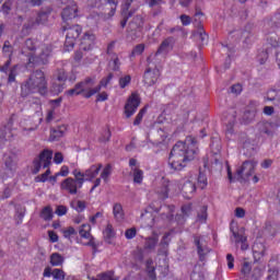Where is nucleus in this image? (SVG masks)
Instances as JSON below:
<instances>
[{"label":"nucleus","instance_id":"nucleus-2","mask_svg":"<svg viewBox=\"0 0 280 280\" xmlns=\"http://www.w3.org/2000/svg\"><path fill=\"white\" fill-rule=\"evenodd\" d=\"M52 51L51 46L43 45L39 55H36V42L32 38L26 39L21 48L22 56L27 58V67L32 68L48 65Z\"/></svg>","mask_w":280,"mask_h":280},{"label":"nucleus","instance_id":"nucleus-27","mask_svg":"<svg viewBox=\"0 0 280 280\" xmlns=\"http://www.w3.org/2000/svg\"><path fill=\"white\" fill-rule=\"evenodd\" d=\"M191 211H194V205L186 203V205L182 206L183 214H177L175 217L177 224H185V220H186V218H189L191 215Z\"/></svg>","mask_w":280,"mask_h":280},{"label":"nucleus","instance_id":"nucleus-23","mask_svg":"<svg viewBox=\"0 0 280 280\" xmlns=\"http://www.w3.org/2000/svg\"><path fill=\"white\" fill-rule=\"evenodd\" d=\"M94 45H95V34L84 33L83 37L81 38L80 49H82L83 51H91Z\"/></svg>","mask_w":280,"mask_h":280},{"label":"nucleus","instance_id":"nucleus-62","mask_svg":"<svg viewBox=\"0 0 280 280\" xmlns=\"http://www.w3.org/2000/svg\"><path fill=\"white\" fill-rule=\"evenodd\" d=\"M267 280H279V269H269Z\"/></svg>","mask_w":280,"mask_h":280},{"label":"nucleus","instance_id":"nucleus-26","mask_svg":"<svg viewBox=\"0 0 280 280\" xmlns=\"http://www.w3.org/2000/svg\"><path fill=\"white\" fill-rule=\"evenodd\" d=\"M194 194H196V184L191 180L184 183L182 186V196L186 200H191V198H194Z\"/></svg>","mask_w":280,"mask_h":280},{"label":"nucleus","instance_id":"nucleus-59","mask_svg":"<svg viewBox=\"0 0 280 280\" xmlns=\"http://www.w3.org/2000/svg\"><path fill=\"white\" fill-rule=\"evenodd\" d=\"M73 235H78V231L73 226H69L68 229L63 230V237L66 240H70V237H73Z\"/></svg>","mask_w":280,"mask_h":280},{"label":"nucleus","instance_id":"nucleus-60","mask_svg":"<svg viewBox=\"0 0 280 280\" xmlns=\"http://www.w3.org/2000/svg\"><path fill=\"white\" fill-rule=\"evenodd\" d=\"M126 240H135L137 237V228H130L125 231Z\"/></svg>","mask_w":280,"mask_h":280},{"label":"nucleus","instance_id":"nucleus-37","mask_svg":"<svg viewBox=\"0 0 280 280\" xmlns=\"http://www.w3.org/2000/svg\"><path fill=\"white\" fill-rule=\"evenodd\" d=\"M266 272V267L264 266H256L253 268L252 272L249 273L246 280H260Z\"/></svg>","mask_w":280,"mask_h":280},{"label":"nucleus","instance_id":"nucleus-10","mask_svg":"<svg viewBox=\"0 0 280 280\" xmlns=\"http://www.w3.org/2000/svg\"><path fill=\"white\" fill-rule=\"evenodd\" d=\"M143 16L136 15L132 21L129 23L127 34L131 40H137L143 34V25H144Z\"/></svg>","mask_w":280,"mask_h":280},{"label":"nucleus","instance_id":"nucleus-55","mask_svg":"<svg viewBox=\"0 0 280 280\" xmlns=\"http://www.w3.org/2000/svg\"><path fill=\"white\" fill-rule=\"evenodd\" d=\"M207 210H208L207 206L201 207V209H200V211L198 212V215H197L199 222H207V218H208Z\"/></svg>","mask_w":280,"mask_h":280},{"label":"nucleus","instance_id":"nucleus-52","mask_svg":"<svg viewBox=\"0 0 280 280\" xmlns=\"http://www.w3.org/2000/svg\"><path fill=\"white\" fill-rule=\"evenodd\" d=\"M168 214H162V220H167V222L174 221V211L176 210L175 206H167L166 207Z\"/></svg>","mask_w":280,"mask_h":280},{"label":"nucleus","instance_id":"nucleus-54","mask_svg":"<svg viewBox=\"0 0 280 280\" xmlns=\"http://www.w3.org/2000/svg\"><path fill=\"white\" fill-rule=\"evenodd\" d=\"M107 5L110 8L108 15L115 16V12H117V5H119V0H107Z\"/></svg>","mask_w":280,"mask_h":280},{"label":"nucleus","instance_id":"nucleus-36","mask_svg":"<svg viewBox=\"0 0 280 280\" xmlns=\"http://www.w3.org/2000/svg\"><path fill=\"white\" fill-rule=\"evenodd\" d=\"M235 113L228 115L226 119H229L228 122H225L226 129H225V137H228V139H231L233 132H234V127H235Z\"/></svg>","mask_w":280,"mask_h":280},{"label":"nucleus","instance_id":"nucleus-48","mask_svg":"<svg viewBox=\"0 0 280 280\" xmlns=\"http://www.w3.org/2000/svg\"><path fill=\"white\" fill-rule=\"evenodd\" d=\"M12 5H14V0H3L2 7H1V12L2 14H10L12 12Z\"/></svg>","mask_w":280,"mask_h":280},{"label":"nucleus","instance_id":"nucleus-34","mask_svg":"<svg viewBox=\"0 0 280 280\" xmlns=\"http://www.w3.org/2000/svg\"><path fill=\"white\" fill-rule=\"evenodd\" d=\"M160 200H167L170 198V182H164L160 187L156 188Z\"/></svg>","mask_w":280,"mask_h":280},{"label":"nucleus","instance_id":"nucleus-25","mask_svg":"<svg viewBox=\"0 0 280 280\" xmlns=\"http://www.w3.org/2000/svg\"><path fill=\"white\" fill-rule=\"evenodd\" d=\"M52 80H55L56 82H66L67 80H69V82H75L77 78L75 74H71L69 77V74H67V71L65 70V68H60L57 69L52 75Z\"/></svg>","mask_w":280,"mask_h":280},{"label":"nucleus","instance_id":"nucleus-51","mask_svg":"<svg viewBox=\"0 0 280 280\" xmlns=\"http://www.w3.org/2000/svg\"><path fill=\"white\" fill-rule=\"evenodd\" d=\"M197 183H198V187L200 189H206L207 185H209V182L207 179V175H205V173H202V172H199Z\"/></svg>","mask_w":280,"mask_h":280},{"label":"nucleus","instance_id":"nucleus-49","mask_svg":"<svg viewBox=\"0 0 280 280\" xmlns=\"http://www.w3.org/2000/svg\"><path fill=\"white\" fill-rule=\"evenodd\" d=\"M65 91V83H57L56 80H54L52 85H51V93L54 95H60Z\"/></svg>","mask_w":280,"mask_h":280},{"label":"nucleus","instance_id":"nucleus-56","mask_svg":"<svg viewBox=\"0 0 280 280\" xmlns=\"http://www.w3.org/2000/svg\"><path fill=\"white\" fill-rule=\"evenodd\" d=\"M18 69H19V66H13L11 68L10 72H9L8 82H10V83L16 82Z\"/></svg>","mask_w":280,"mask_h":280},{"label":"nucleus","instance_id":"nucleus-44","mask_svg":"<svg viewBox=\"0 0 280 280\" xmlns=\"http://www.w3.org/2000/svg\"><path fill=\"white\" fill-rule=\"evenodd\" d=\"M133 183L136 185H141L143 183V171L139 167L131 168Z\"/></svg>","mask_w":280,"mask_h":280},{"label":"nucleus","instance_id":"nucleus-58","mask_svg":"<svg viewBox=\"0 0 280 280\" xmlns=\"http://www.w3.org/2000/svg\"><path fill=\"white\" fill-rule=\"evenodd\" d=\"M114 75L113 73H109L107 77L103 78L97 86H100V91H102V86L106 88L108 84H110V81L113 80Z\"/></svg>","mask_w":280,"mask_h":280},{"label":"nucleus","instance_id":"nucleus-35","mask_svg":"<svg viewBox=\"0 0 280 280\" xmlns=\"http://www.w3.org/2000/svg\"><path fill=\"white\" fill-rule=\"evenodd\" d=\"M199 16H203V13L200 11L195 13V23L197 24V27L199 30L198 34H199V37L201 38V43H205V40H207V38H209V37H208L207 33L205 32L202 24L200 23Z\"/></svg>","mask_w":280,"mask_h":280},{"label":"nucleus","instance_id":"nucleus-6","mask_svg":"<svg viewBox=\"0 0 280 280\" xmlns=\"http://www.w3.org/2000/svg\"><path fill=\"white\" fill-rule=\"evenodd\" d=\"M63 32L66 33V42L65 49L66 51H71L75 47V43L78 38H80V34H82V26L79 24L70 25L66 24L62 26Z\"/></svg>","mask_w":280,"mask_h":280},{"label":"nucleus","instance_id":"nucleus-29","mask_svg":"<svg viewBox=\"0 0 280 280\" xmlns=\"http://www.w3.org/2000/svg\"><path fill=\"white\" fill-rule=\"evenodd\" d=\"M102 163L93 164L88 170H85V179L88 182H91L100 175V172H102Z\"/></svg>","mask_w":280,"mask_h":280},{"label":"nucleus","instance_id":"nucleus-40","mask_svg":"<svg viewBox=\"0 0 280 280\" xmlns=\"http://www.w3.org/2000/svg\"><path fill=\"white\" fill-rule=\"evenodd\" d=\"M39 218H42L44 222H51V220H54V209L51 206L44 207L39 213Z\"/></svg>","mask_w":280,"mask_h":280},{"label":"nucleus","instance_id":"nucleus-21","mask_svg":"<svg viewBox=\"0 0 280 280\" xmlns=\"http://www.w3.org/2000/svg\"><path fill=\"white\" fill-rule=\"evenodd\" d=\"M2 54L4 56H8L9 59L2 67H0V71L2 73H8V69H10V66L12 65V54H14V47L10 45V42H4V45L2 47Z\"/></svg>","mask_w":280,"mask_h":280},{"label":"nucleus","instance_id":"nucleus-1","mask_svg":"<svg viewBox=\"0 0 280 280\" xmlns=\"http://www.w3.org/2000/svg\"><path fill=\"white\" fill-rule=\"evenodd\" d=\"M198 140L194 136H187L185 141H178L172 149L168 156V165L174 172H182L187 167L189 161L196 156Z\"/></svg>","mask_w":280,"mask_h":280},{"label":"nucleus","instance_id":"nucleus-19","mask_svg":"<svg viewBox=\"0 0 280 280\" xmlns=\"http://www.w3.org/2000/svg\"><path fill=\"white\" fill-rule=\"evenodd\" d=\"M60 189L62 191H67L70 196H75L78 194V189H80L79 184L73 179V177H67L60 184Z\"/></svg>","mask_w":280,"mask_h":280},{"label":"nucleus","instance_id":"nucleus-45","mask_svg":"<svg viewBox=\"0 0 280 280\" xmlns=\"http://www.w3.org/2000/svg\"><path fill=\"white\" fill-rule=\"evenodd\" d=\"M112 137H113V133L110 132V127H106L101 132L98 141H100V143H108V141H110Z\"/></svg>","mask_w":280,"mask_h":280},{"label":"nucleus","instance_id":"nucleus-63","mask_svg":"<svg viewBox=\"0 0 280 280\" xmlns=\"http://www.w3.org/2000/svg\"><path fill=\"white\" fill-rule=\"evenodd\" d=\"M233 237L235 238L236 244L248 242V238L244 234H240V232H233Z\"/></svg>","mask_w":280,"mask_h":280},{"label":"nucleus","instance_id":"nucleus-14","mask_svg":"<svg viewBox=\"0 0 280 280\" xmlns=\"http://www.w3.org/2000/svg\"><path fill=\"white\" fill-rule=\"evenodd\" d=\"M161 211V206H159V202H152L144 214L141 215V220L145 222L147 226L149 229H152L154 224H156V218L152 215V213H159Z\"/></svg>","mask_w":280,"mask_h":280},{"label":"nucleus","instance_id":"nucleus-11","mask_svg":"<svg viewBox=\"0 0 280 280\" xmlns=\"http://www.w3.org/2000/svg\"><path fill=\"white\" fill-rule=\"evenodd\" d=\"M194 237V244L197 247V255L199 257V261H205L211 249L209 245H207V238L203 235L196 234Z\"/></svg>","mask_w":280,"mask_h":280},{"label":"nucleus","instance_id":"nucleus-15","mask_svg":"<svg viewBox=\"0 0 280 280\" xmlns=\"http://www.w3.org/2000/svg\"><path fill=\"white\" fill-rule=\"evenodd\" d=\"M79 235L84 240H89V242L85 243L84 246H91L94 253L97 250V244L95 243V237L91 235V224L89 223L82 224L79 230Z\"/></svg>","mask_w":280,"mask_h":280},{"label":"nucleus","instance_id":"nucleus-8","mask_svg":"<svg viewBox=\"0 0 280 280\" xmlns=\"http://www.w3.org/2000/svg\"><path fill=\"white\" fill-rule=\"evenodd\" d=\"M174 49V37H167L165 38L160 47L158 48V50L154 54H151L148 58H147V62L150 67V65H154L156 63V57L161 56V54H163L164 56H167V54H170V51H172Z\"/></svg>","mask_w":280,"mask_h":280},{"label":"nucleus","instance_id":"nucleus-46","mask_svg":"<svg viewBox=\"0 0 280 280\" xmlns=\"http://www.w3.org/2000/svg\"><path fill=\"white\" fill-rule=\"evenodd\" d=\"M145 113H148V105H145L139 110V113L137 114L133 120V126H141V121H143V117H145Z\"/></svg>","mask_w":280,"mask_h":280},{"label":"nucleus","instance_id":"nucleus-28","mask_svg":"<svg viewBox=\"0 0 280 280\" xmlns=\"http://www.w3.org/2000/svg\"><path fill=\"white\" fill-rule=\"evenodd\" d=\"M3 161L7 170H9L10 173L14 174V172H16V154L7 153L3 155Z\"/></svg>","mask_w":280,"mask_h":280},{"label":"nucleus","instance_id":"nucleus-7","mask_svg":"<svg viewBox=\"0 0 280 280\" xmlns=\"http://www.w3.org/2000/svg\"><path fill=\"white\" fill-rule=\"evenodd\" d=\"M79 90L81 91V95L85 97V100H91L93 95H96V93H100V86H94L95 84V78L88 77L83 81L77 83Z\"/></svg>","mask_w":280,"mask_h":280},{"label":"nucleus","instance_id":"nucleus-39","mask_svg":"<svg viewBox=\"0 0 280 280\" xmlns=\"http://www.w3.org/2000/svg\"><path fill=\"white\" fill-rule=\"evenodd\" d=\"M90 280H119V277L115 276L114 270H107L102 273H98L95 277H92Z\"/></svg>","mask_w":280,"mask_h":280},{"label":"nucleus","instance_id":"nucleus-43","mask_svg":"<svg viewBox=\"0 0 280 280\" xmlns=\"http://www.w3.org/2000/svg\"><path fill=\"white\" fill-rule=\"evenodd\" d=\"M65 264V257L58 253L50 255V266L58 267Z\"/></svg>","mask_w":280,"mask_h":280},{"label":"nucleus","instance_id":"nucleus-16","mask_svg":"<svg viewBox=\"0 0 280 280\" xmlns=\"http://www.w3.org/2000/svg\"><path fill=\"white\" fill-rule=\"evenodd\" d=\"M172 233L174 232L171 231V232L164 233L160 244H158L159 257H167L170 255V243L172 242Z\"/></svg>","mask_w":280,"mask_h":280},{"label":"nucleus","instance_id":"nucleus-12","mask_svg":"<svg viewBox=\"0 0 280 280\" xmlns=\"http://www.w3.org/2000/svg\"><path fill=\"white\" fill-rule=\"evenodd\" d=\"M154 68L148 67L143 74V84L144 86H154L156 82H159V78H161V70L156 68V63H153Z\"/></svg>","mask_w":280,"mask_h":280},{"label":"nucleus","instance_id":"nucleus-18","mask_svg":"<svg viewBox=\"0 0 280 280\" xmlns=\"http://www.w3.org/2000/svg\"><path fill=\"white\" fill-rule=\"evenodd\" d=\"M61 19L66 25L69 24V21L78 19V4L75 2H71V5H67L61 12Z\"/></svg>","mask_w":280,"mask_h":280},{"label":"nucleus","instance_id":"nucleus-41","mask_svg":"<svg viewBox=\"0 0 280 280\" xmlns=\"http://www.w3.org/2000/svg\"><path fill=\"white\" fill-rule=\"evenodd\" d=\"M113 213H114V218H115V220H117V222H122L125 214H124V207L121 206V203L114 205Z\"/></svg>","mask_w":280,"mask_h":280},{"label":"nucleus","instance_id":"nucleus-13","mask_svg":"<svg viewBox=\"0 0 280 280\" xmlns=\"http://www.w3.org/2000/svg\"><path fill=\"white\" fill-rule=\"evenodd\" d=\"M141 105V98L139 97V94L132 93L125 104V115L127 119H130L135 113H137V108Z\"/></svg>","mask_w":280,"mask_h":280},{"label":"nucleus","instance_id":"nucleus-30","mask_svg":"<svg viewBox=\"0 0 280 280\" xmlns=\"http://www.w3.org/2000/svg\"><path fill=\"white\" fill-rule=\"evenodd\" d=\"M145 275L147 280H158L156 267L154 266V260L152 258L145 260Z\"/></svg>","mask_w":280,"mask_h":280},{"label":"nucleus","instance_id":"nucleus-33","mask_svg":"<svg viewBox=\"0 0 280 280\" xmlns=\"http://www.w3.org/2000/svg\"><path fill=\"white\" fill-rule=\"evenodd\" d=\"M72 176L74 177L73 180L79 184V189H82L84 183H86V173H83L79 168H74L72 171Z\"/></svg>","mask_w":280,"mask_h":280},{"label":"nucleus","instance_id":"nucleus-9","mask_svg":"<svg viewBox=\"0 0 280 280\" xmlns=\"http://www.w3.org/2000/svg\"><path fill=\"white\" fill-rule=\"evenodd\" d=\"M51 14V9L46 11H40L37 18L28 20L27 24H24L22 32L23 34H30L31 30H34L37 25H45L49 21V15Z\"/></svg>","mask_w":280,"mask_h":280},{"label":"nucleus","instance_id":"nucleus-32","mask_svg":"<svg viewBox=\"0 0 280 280\" xmlns=\"http://www.w3.org/2000/svg\"><path fill=\"white\" fill-rule=\"evenodd\" d=\"M115 235L117 233L115 232V228H113V224L108 223L103 231V237L106 242V244H113V240H115Z\"/></svg>","mask_w":280,"mask_h":280},{"label":"nucleus","instance_id":"nucleus-5","mask_svg":"<svg viewBox=\"0 0 280 280\" xmlns=\"http://www.w3.org/2000/svg\"><path fill=\"white\" fill-rule=\"evenodd\" d=\"M257 168V161L248 160L243 162L241 167L236 170L235 176L233 177V172L231 171V166L228 165V178L230 183H235L236 180H248L253 174H255V170Z\"/></svg>","mask_w":280,"mask_h":280},{"label":"nucleus","instance_id":"nucleus-42","mask_svg":"<svg viewBox=\"0 0 280 280\" xmlns=\"http://www.w3.org/2000/svg\"><path fill=\"white\" fill-rule=\"evenodd\" d=\"M70 207H71V209H74V211H77V213H82L83 211L86 210V201L72 200L70 202Z\"/></svg>","mask_w":280,"mask_h":280},{"label":"nucleus","instance_id":"nucleus-50","mask_svg":"<svg viewBox=\"0 0 280 280\" xmlns=\"http://www.w3.org/2000/svg\"><path fill=\"white\" fill-rule=\"evenodd\" d=\"M145 51V44H138L132 49L131 54L129 55V58H135V56H141Z\"/></svg>","mask_w":280,"mask_h":280},{"label":"nucleus","instance_id":"nucleus-17","mask_svg":"<svg viewBox=\"0 0 280 280\" xmlns=\"http://www.w3.org/2000/svg\"><path fill=\"white\" fill-rule=\"evenodd\" d=\"M135 0H122L121 1V16L120 26L124 28L128 25V20L135 14V11L130 10V5Z\"/></svg>","mask_w":280,"mask_h":280},{"label":"nucleus","instance_id":"nucleus-24","mask_svg":"<svg viewBox=\"0 0 280 280\" xmlns=\"http://www.w3.org/2000/svg\"><path fill=\"white\" fill-rule=\"evenodd\" d=\"M43 277L49 279V277H52L55 280H65L67 277V273H65V270L55 268L51 271V267H46L43 272Z\"/></svg>","mask_w":280,"mask_h":280},{"label":"nucleus","instance_id":"nucleus-57","mask_svg":"<svg viewBox=\"0 0 280 280\" xmlns=\"http://www.w3.org/2000/svg\"><path fill=\"white\" fill-rule=\"evenodd\" d=\"M18 69H19V66H13L11 68L10 72H9L8 82H10V83L16 82Z\"/></svg>","mask_w":280,"mask_h":280},{"label":"nucleus","instance_id":"nucleus-31","mask_svg":"<svg viewBox=\"0 0 280 280\" xmlns=\"http://www.w3.org/2000/svg\"><path fill=\"white\" fill-rule=\"evenodd\" d=\"M65 132H67L66 126H60L56 129H51L48 141H50V142L60 141V139H62V137H65Z\"/></svg>","mask_w":280,"mask_h":280},{"label":"nucleus","instance_id":"nucleus-3","mask_svg":"<svg viewBox=\"0 0 280 280\" xmlns=\"http://www.w3.org/2000/svg\"><path fill=\"white\" fill-rule=\"evenodd\" d=\"M47 77L43 70H35L21 85V97H30L34 93L47 95L48 93Z\"/></svg>","mask_w":280,"mask_h":280},{"label":"nucleus","instance_id":"nucleus-64","mask_svg":"<svg viewBox=\"0 0 280 280\" xmlns=\"http://www.w3.org/2000/svg\"><path fill=\"white\" fill-rule=\"evenodd\" d=\"M257 60L259 62V65H266V60H268V51H261L258 56H257Z\"/></svg>","mask_w":280,"mask_h":280},{"label":"nucleus","instance_id":"nucleus-4","mask_svg":"<svg viewBox=\"0 0 280 280\" xmlns=\"http://www.w3.org/2000/svg\"><path fill=\"white\" fill-rule=\"evenodd\" d=\"M52 159H54V151L49 149H45L39 153L38 158H36L33 161L32 174H38L42 167L46 170L44 174L36 177L35 179L36 183H47L49 175L51 174V170L49 168V165H51Z\"/></svg>","mask_w":280,"mask_h":280},{"label":"nucleus","instance_id":"nucleus-38","mask_svg":"<svg viewBox=\"0 0 280 280\" xmlns=\"http://www.w3.org/2000/svg\"><path fill=\"white\" fill-rule=\"evenodd\" d=\"M250 272H253V264L250 261H243L241 266V279L247 280L250 277Z\"/></svg>","mask_w":280,"mask_h":280},{"label":"nucleus","instance_id":"nucleus-22","mask_svg":"<svg viewBox=\"0 0 280 280\" xmlns=\"http://www.w3.org/2000/svg\"><path fill=\"white\" fill-rule=\"evenodd\" d=\"M156 246H159V235L156 233L153 232L151 236L144 237L143 250L145 253H154Z\"/></svg>","mask_w":280,"mask_h":280},{"label":"nucleus","instance_id":"nucleus-61","mask_svg":"<svg viewBox=\"0 0 280 280\" xmlns=\"http://www.w3.org/2000/svg\"><path fill=\"white\" fill-rule=\"evenodd\" d=\"M277 95H279V92H277L276 90H269V91L267 92L266 101H267V102H275V101L279 100V98L277 97Z\"/></svg>","mask_w":280,"mask_h":280},{"label":"nucleus","instance_id":"nucleus-53","mask_svg":"<svg viewBox=\"0 0 280 280\" xmlns=\"http://www.w3.org/2000/svg\"><path fill=\"white\" fill-rule=\"evenodd\" d=\"M131 82H132V77H130V74H126L118 80V84L120 89H126V86H129Z\"/></svg>","mask_w":280,"mask_h":280},{"label":"nucleus","instance_id":"nucleus-47","mask_svg":"<svg viewBox=\"0 0 280 280\" xmlns=\"http://www.w3.org/2000/svg\"><path fill=\"white\" fill-rule=\"evenodd\" d=\"M110 174H113V165L106 164V166L103 168L101 173V178L104 180V183H108V178H110Z\"/></svg>","mask_w":280,"mask_h":280},{"label":"nucleus","instance_id":"nucleus-20","mask_svg":"<svg viewBox=\"0 0 280 280\" xmlns=\"http://www.w3.org/2000/svg\"><path fill=\"white\" fill-rule=\"evenodd\" d=\"M14 126V116H12L7 125L3 127V129L0 130V143H5V141H10L12 137H14V133L12 130H14L12 127Z\"/></svg>","mask_w":280,"mask_h":280}]
</instances>
